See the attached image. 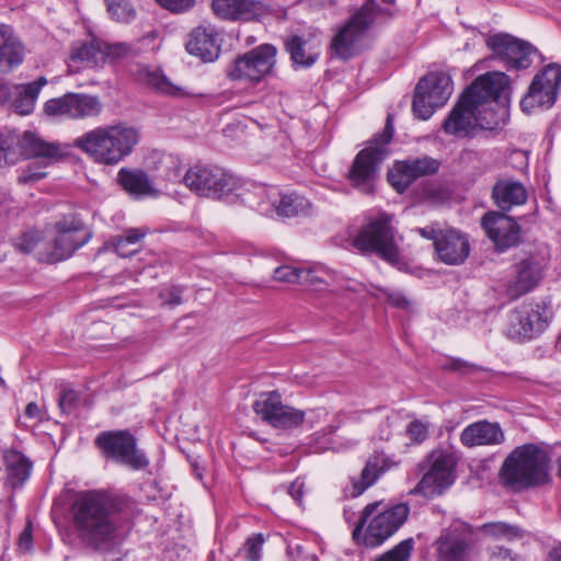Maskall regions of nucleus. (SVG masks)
Returning <instances> with one entry per match:
<instances>
[{"instance_id":"1","label":"nucleus","mask_w":561,"mask_h":561,"mask_svg":"<svg viewBox=\"0 0 561 561\" xmlns=\"http://www.w3.org/2000/svg\"><path fill=\"white\" fill-rule=\"evenodd\" d=\"M136 502L127 494L111 490H87L76 494L70 506L79 539L94 551L110 548L118 531L135 515Z\"/></svg>"},{"instance_id":"2","label":"nucleus","mask_w":561,"mask_h":561,"mask_svg":"<svg viewBox=\"0 0 561 561\" xmlns=\"http://www.w3.org/2000/svg\"><path fill=\"white\" fill-rule=\"evenodd\" d=\"M184 180L196 195L230 205L240 204L255 209L267 197L265 185L238 178L217 165L195 164L186 171Z\"/></svg>"},{"instance_id":"3","label":"nucleus","mask_w":561,"mask_h":561,"mask_svg":"<svg viewBox=\"0 0 561 561\" xmlns=\"http://www.w3.org/2000/svg\"><path fill=\"white\" fill-rule=\"evenodd\" d=\"M551 457L538 444L526 443L515 447L504 459L499 480L505 488L514 491L537 489L551 485Z\"/></svg>"},{"instance_id":"4","label":"nucleus","mask_w":561,"mask_h":561,"mask_svg":"<svg viewBox=\"0 0 561 561\" xmlns=\"http://www.w3.org/2000/svg\"><path fill=\"white\" fill-rule=\"evenodd\" d=\"M139 133L125 124L100 126L73 141V147L94 162L115 165L128 157L139 142Z\"/></svg>"},{"instance_id":"5","label":"nucleus","mask_w":561,"mask_h":561,"mask_svg":"<svg viewBox=\"0 0 561 561\" xmlns=\"http://www.w3.org/2000/svg\"><path fill=\"white\" fill-rule=\"evenodd\" d=\"M501 131L510 121L513 94L512 81L503 71H488L478 76L461 92Z\"/></svg>"},{"instance_id":"6","label":"nucleus","mask_w":561,"mask_h":561,"mask_svg":"<svg viewBox=\"0 0 561 561\" xmlns=\"http://www.w3.org/2000/svg\"><path fill=\"white\" fill-rule=\"evenodd\" d=\"M394 135V115L388 113L383 128L366 141L352 161L346 179L356 191L373 196L379 180L380 167L390 154L388 145Z\"/></svg>"},{"instance_id":"7","label":"nucleus","mask_w":561,"mask_h":561,"mask_svg":"<svg viewBox=\"0 0 561 561\" xmlns=\"http://www.w3.org/2000/svg\"><path fill=\"white\" fill-rule=\"evenodd\" d=\"M381 504V501H375L368 503L362 511L352 531V538L357 545L368 549L377 548L393 536L408 520L410 506L405 502H399L387 505L368 523Z\"/></svg>"},{"instance_id":"8","label":"nucleus","mask_w":561,"mask_h":561,"mask_svg":"<svg viewBox=\"0 0 561 561\" xmlns=\"http://www.w3.org/2000/svg\"><path fill=\"white\" fill-rule=\"evenodd\" d=\"M352 244L362 254H375L401 272L409 271V262L401 255L396 240L392 217L386 213L362 226Z\"/></svg>"},{"instance_id":"9","label":"nucleus","mask_w":561,"mask_h":561,"mask_svg":"<svg viewBox=\"0 0 561 561\" xmlns=\"http://www.w3.org/2000/svg\"><path fill=\"white\" fill-rule=\"evenodd\" d=\"M93 444L103 459L133 471L145 470L150 465L147 453L139 447L138 438L129 428L102 431Z\"/></svg>"},{"instance_id":"10","label":"nucleus","mask_w":561,"mask_h":561,"mask_svg":"<svg viewBox=\"0 0 561 561\" xmlns=\"http://www.w3.org/2000/svg\"><path fill=\"white\" fill-rule=\"evenodd\" d=\"M457 465L458 459L453 451L444 448L432 450L420 463L421 470L428 469L410 494L427 500L444 495L457 480Z\"/></svg>"},{"instance_id":"11","label":"nucleus","mask_w":561,"mask_h":561,"mask_svg":"<svg viewBox=\"0 0 561 561\" xmlns=\"http://www.w3.org/2000/svg\"><path fill=\"white\" fill-rule=\"evenodd\" d=\"M485 46L491 54L483 59L490 65L499 61L507 71H523L531 67L534 57L545 60L543 55L530 42L506 32L488 35Z\"/></svg>"},{"instance_id":"12","label":"nucleus","mask_w":561,"mask_h":561,"mask_svg":"<svg viewBox=\"0 0 561 561\" xmlns=\"http://www.w3.org/2000/svg\"><path fill=\"white\" fill-rule=\"evenodd\" d=\"M561 91V65L550 62L531 79L519 101L520 111L530 115L536 108L547 111L554 106Z\"/></svg>"},{"instance_id":"13","label":"nucleus","mask_w":561,"mask_h":561,"mask_svg":"<svg viewBox=\"0 0 561 561\" xmlns=\"http://www.w3.org/2000/svg\"><path fill=\"white\" fill-rule=\"evenodd\" d=\"M277 48L264 43L244 54L238 55L226 68L228 79L247 80L253 84L260 83L273 75L276 65Z\"/></svg>"},{"instance_id":"14","label":"nucleus","mask_w":561,"mask_h":561,"mask_svg":"<svg viewBox=\"0 0 561 561\" xmlns=\"http://www.w3.org/2000/svg\"><path fill=\"white\" fill-rule=\"evenodd\" d=\"M53 249L46 254L49 264L70 259L92 239V231L79 215L71 214L54 224Z\"/></svg>"},{"instance_id":"15","label":"nucleus","mask_w":561,"mask_h":561,"mask_svg":"<svg viewBox=\"0 0 561 561\" xmlns=\"http://www.w3.org/2000/svg\"><path fill=\"white\" fill-rule=\"evenodd\" d=\"M484 111L476 108L461 93L443 122L442 128L446 135L458 138H474L477 131H488L486 137H495L500 131L484 115Z\"/></svg>"},{"instance_id":"16","label":"nucleus","mask_w":561,"mask_h":561,"mask_svg":"<svg viewBox=\"0 0 561 561\" xmlns=\"http://www.w3.org/2000/svg\"><path fill=\"white\" fill-rule=\"evenodd\" d=\"M551 318L545 301L523 302L510 311L506 335L517 342L530 341L548 328Z\"/></svg>"},{"instance_id":"17","label":"nucleus","mask_w":561,"mask_h":561,"mask_svg":"<svg viewBox=\"0 0 561 561\" xmlns=\"http://www.w3.org/2000/svg\"><path fill=\"white\" fill-rule=\"evenodd\" d=\"M252 409L265 424L283 431L299 428L306 417L304 410L284 404L282 394L277 390L262 392L253 402Z\"/></svg>"},{"instance_id":"18","label":"nucleus","mask_w":561,"mask_h":561,"mask_svg":"<svg viewBox=\"0 0 561 561\" xmlns=\"http://www.w3.org/2000/svg\"><path fill=\"white\" fill-rule=\"evenodd\" d=\"M481 227L499 253L523 243L520 225L503 211H486L481 218Z\"/></svg>"},{"instance_id":"19","label":"nucleus","mask_w":561,"mask_h":561,"mask_svg":"<svg viewBox=\"0 0 561 561\" xmlns=\"http://www.w3.org/2000/svg\"><path fill=\"white\" fill-rule=\"evenodd\" d=\"M211 9L220 20L249 22L260 21L263 15L275 14L278 5L260 0H213Z\"/></svg>"},{"instance_id":"20","label":"nucleus","mask_w":561,"mask_h":561,"mask_svg":"<svg viewBox=\"0 0 561 561\" xmlns=\"http://www.w3.org/2000/svg\"><path fill=\"white\" fill-rule=\"evenodd\" d=\"M512 267L513 279L508 284L507 293L513 299L533 291L543 278L545 265L536 254H528Z\"/></svg>"},{"instance_id":"21","label":"nucleus","mask_w":561,"mask_h":561,"mask_svg":"<svg viewBox=\"0 0 561 561\" xmlns=\"http://www.w3.org/2000/svg\"><path fill=\"white\" fill-rule=\"evenodd\" d=\"M439 234L434 244L437 260L451 266L463 264L471 250L468 234L456 228H446Z\"/></svg>"},{"instance_id":"22","label":"nucleus","mask_w":561,"mask_h":561,"mask_svg":"<svg viewBox=\"0 0 561 561\" xmlns=\"http://www.w3.org/2000/svg\"><path fill=\"white\" fill-rule=\"evenodd\" d=\"M217 35L214 27L196 26L188 33L185 49L191 56L199 58L203 62H213L220 55Z\"/></svg>"},{"instance_id":"23","label":"nucleus","mask_w":561,"mask_h":561,"mask_svg":"<svg viewBox=\"0 0 561 561\" xmlns=\"http://www.w3.org/2000/svg\"><path fill=\"white\" fill-rule=\"evenodd\" d=\"M45 76L27 83L11 84V98L8 108L16 115L27 116L35 110L42 89L47 84Z\"/></svg>"},{"instance_id":"24","label":"nucleus","mask_w":561,"mask_h":561,"mask_svg":"<svg viewBox=\"0 0 561 561\" xmlns=\"http://www.w3.org/2000/svg\"><path fill=\"white\" fill-rule=\"evenodd\" d=\"M116 182L134 199L159 195V191L144 169L123 167L117 172Z\"/></svg>"},{"instance_id":"25","label":"nucleus","mask_w":561,"mask_h":561,"mask_svg":"<svg viewBox=\"0 0 561 561\" xmlns=\"http://www.w3.org/2000/svg\"><path fill=\"white\" fill-rule=\"evenodd\" d=\"M504 440V433L499 423L486 420L474 422L463 428L460 442L463 446L496 445Z\"/></svg>"},{"instance_id":"26","label":"nucleus","mask_w":561,"mask_h":561,"mask_svg":"<svg viewBox=\"0 0 561 561\" xmlns=\"http://www.w3.org/2000/svg\"><path fill=\"white\" fill-rule=\"evenodd\" d=\"M24 60V46L9 25H0V72L9 73Z\"/></svg>"},{"instance_id":"27","label":"nucleus","mask_w":561,"mask_h":561,"mask_svg":"<svg viewBox=\"0 0 561 561\" xmlns=\"http://www.w3.org/2000/svg\"><path fill=\"white\" fill-rule=\"evenodd\" d=\"M19 154L23 159H58L59 145L44 140L36 131L25 130L19 139Z\"/></svg>"},{"instance_id":"28","label":"nucleus","mask_w":561,"mask_h":561,"mask_svg":"<svg viewBox=\"0 0 561 561\" xmlns=\"http://www.w3.org/2000/svg\"><path fill=\"white\" fill-rule=\"evenodd\" d=\"M492 198L499 211L506 214L513 206L526 203L527 191L520 182L499 180L492 188Z\"/></svg>"},{"instance_id":"29","label":"nucleus","mask_w":561,"mask_h":561,"mask_svg":"<svg viewBox=\"0 0 561 561\" xmlns=\"http://www.w3.org/2000/svg\"><path fill=\"white\" fill-rule=\"evenodd\" d=\"M3 462L8 473V483L12 489H21L28 480L33 461L22 451L10 448L3 453Z\"/></svg>"},{"instance_id":"30","label":"nucleus","mask_w":561,"mask_h":561,"mask_svg":"<svg viewBox=\"0 0 561 561\" xmlns=\"http://www.w3.org/2000/svg\"><path fill=\"white\" fill-rule=\"evenodd\" d=\"M416 87L422 90L436 105L444 106L453 93V79L444 72H430L422 77Z\"/></svg>"},{"instance_id":"31","label":"nucleus","mask_w":561,"mask_h":561,"mask_svg":"<svg viewBox=\"0 0 561 561\" xmlns=\"http://www.w3.org/2000/svg\"><path fill=\"white\" fill-rule=\"evenodd\" d=\"M360 38V35L343 24L330 43L331 57L344 62L351 60L356 55L355 44Z\"/></svg>"},{"instance_id":"32","label":"nucleus","mask_w":561,"mask_h":561,"mask_svg":"<svg viewBox=\"0 0 561 561\" xmlns=\"http://www.w3.org/2000/svg\"><path fill=\"white\" fill-rule=\"evenodd\" d=\"M306 44L305 38L297 34L289 35L284 41L285 50L289 54L295 70L310 68L319 58L318 54L306 53Z\"/></svg>"},{"instance_id":"33","label":"nucleus","mask_w":561,"mask_h":561,"mask_svg":"<svg viewBox=\"0 0 561 561\" xmlns=\"http://www.w3.org/2000/svg\"><path fill=\"white\" fill-rule=\"evenodd\" d=\"M435 546L440 561H463L469 547L465 539L451 534H442Z\"/></svg>"},{"instance_id":"34","label":"nucleus","mask_w":561,"mask_h":561,"mask_svg":"<svg viewBox=\"0 0 561 561\" xmlns=\"http://www.w3.org/2000/svg\"><path fill=\"white\" fill-rule=\"evenodd\" d=\"M387 181L397 193L407 192L416 181L409 160H396L387 172Z\"/></svg>"},{"instance_id":"35","label":"nucleus","mask_w":561,"mask_h":561,"mask_svg":"<svg viewBox=\"0 0 561 561\" xmlns=\"http://www.w3.org/2000/svg\"><path fill=\"white\" fill-rule=\"evenodd\" d=\"M69 57L73 62H85L92 67L102 66L101 41L93 38L91 42L73 44Z\"/></svg>"},{"instance_id":"36","label":"nucleus","mask_w":561,"mask_h":561,"mask_svg":"<svg viewBox=\"0 0 561 561\" xmlns=\"http://www.w3.org/2000/svg\"><path fill=\"white\" fill-rule=\"evenodd\" d=\"M70 118H83L99 115L102 104L96 95L69 92Z\"/></svg>"},{"instance_id":"37","label":"nucleus","mask_w":561,"mask_h":561,"mask_svg":"<svg viewBox=\"0 0 561 561\" xmlns=\"http://www.w3.org/2000/svg\"><path fill=\"white\" fill-rule=\"evenodd\" d=\"M146 233L147 230L141 228L126 229L122 234L114 236L107 242H105L104 247L99 249L98 253H101L107 248H112L119 256L126 257L134 252L127 251L126 247L128 244L137 243L146 236Z\"/></svg>"},{"instance_id":"38","label":"nucleus","mask_w":561,"mask_h":561,"mask_svg":"<svg viewBox=\"0 0 561 561\" xmlns=\"http://www.w3.org/2000/svg\"><path fill=\"white\" fill-rule=\"evenodd\" d=\"M273 205L276 206L277 214L285 217L306 214L310 207L309 201L297 193L280 194L278 203H273Z\"/></svg>"},{"instance_id":"39","label":"nucleus","mask_w":561,"mask_h":561,"mask_svg":"<svg viewBox=\"0 0 561 561\" xmlns=\"http://www.w3.org/2000/svg\"><path fill=\"white\" fill-rule=\"evenodd\" d=\"M156 170L159 178L167 182L178 183L183 181L185 183V175H182V162L173 154L163 156L157 162Z\"/></svg>"},{"instance_id":"40","label":"nucleus","mask_w":561,"mask_h":561,"mask_svg":"<svg viewBox=\"0 0 561 561\" xmlns=\"http://www.w3.org/2000/svg\"><path fill=\"white\" fill-rule=\"evenodd\" d=\"M21 134L16 130L4 128L0 130V157L4 159L8 164H15L20 158L19 154V139Z\"/></svg>"},{"instance_id":"41","label":"nucleus","mask_w":561,"mask_h":561,"mask_svg":"<svg viewBox=\"0 0 561 561\" xmlns=\"http://www.w3.org/2000/svg\"><path fill=\"white\" fill-rule=\"evenodd\" d=\"M439 106L433 99H430L422 90L415 85L412 101V113L415 119L426 121L432 117L435 110Z\"/></svg>"},{"instance_id":"42","label":"nucleus","mask_w":561,"mask_h":561,"mask_svg":"<svg viewBox=\"0 0 561 561\" xmlns=\"http://www.w3.org/2000/svg\"><path fill=\"white\" fill-rule=\"evenodd\" d=\"M112 20L129 23L136 18V10L129 0H104Z\"/></svg>"},{"instance_id":"43","label":"nucleus","mask_w":561,"mask_h":561,"mask_svg":"<svg viewBox=\"0 0 561 561\" xmlns=\"http://www.w3.org/2000/svg\"><path fill=\"white\" fill-rule=\"evenodd\" d=\"M413 549L414 539L409 537L375 558L373 561H410Z\"/></svg>"},{"instance_id":"44","label":"nucleus","mask_w":561,"mask_h":561,"mask_svg":"<svg viewBox=\"0 0 561 561\" xmlns=\"http://www.w3.org/2000/svg\"><path fill=\"white\" fill-rule=\"evenodd\" d=\"M442 369L444 371L457 373L461 377H472L479 373L485 371L483 366L470 363L460 357H450L448 362L442 366Z\"/></svg>"},{"instance_id":"45","label":"nucleus","mask_w":561,"mask_h":561,"mask_svg":"<svg viewBox=\"0 0 561 561\" xmlns=\"http://www.w3.org/2000/svg\"><path fill=\"white\" fill-rule=\"evenodd\" d=\"M43 240L44 236L42 231L37 229H28L15 237L12 240V244L20 253L30 254Z\"/></svg>"},{"instance_id":"46","label":"nucleus","mask_w":561,"mask_h":561,"mask_svg":"<svg viewBox=\"0 0 561 561\" xmlns=\"http://www.w3.org/2000/svg\"><path fill=\"white\" fill-rule=\"evenodd\" d=\"M412 171L414 173L415 180H419L423 176L434 175L439 171L442 165L438 159H435L430 156H423L419 158H409L408 159Z\"/></svg>"},{"instance_id":"47","label":"nucleus","mask_w":561,"mask_h":561,"mask_svg":"<svg viewBox=\"0 0 561 561\" xmlns=\"http://www.w3.org/2000/svg\"><path fill=\"white\" fill-rule=\"evenodd\" d=\"M374 24L375 16L358 8L350 15V18L344 23L346 27L351 28L362 37L368 30H370V27Z\"/></svg>"},{"instance_id":"48","label":"nucleus","mask_w":561,"mask_h":561,"mask_svg":"<svg viewBox=\"0 0 561 561\" xmlns=\"http://www.w3.org/2000/svg\"><path fill=\"white\" fill-rule=\"evenodd\" d=\"M136 78L138 81L144 82L158 93H161L168 79L162 70H151L149 67L138 68Z\"/></svg>"},{"instance_id":"49","label":"nucleus","mask_w":561,"mask_h":561,"mask_svg":"<svg viewBox=\"0 0 561 561\" xmlns=\"http://www.w3.org/2000/svg\"><path fill=\"white\" fill-rule=\"evenodd\" d=\"M185 289L186 287L180 284H172L161 288L158 293V298L161 301V306L174 309L175 307L182 305Z\"/></svg>"},{"instance_id":"50","label":"nucleus","mask_w":561,"mask_h":561,"mask_svg":"<svg viewBox=\"0 0 561 561\" xmlns=\"http://www.w3.org/2000/svg\"><path fill=\"white\" fill-rule=\"evenodd\" d=\"M69 92L59 98H53L44 103L43 112L50 117L67 116L70 117Z\"/></svg>"},{"instance_id":"51","label":"nucleus","mask_w":561,"mask_h":561,"mask_svg":"<svg viewBox=\"0 0 561 561\" xmlns=\"http://www.w3.org/2000/svg\"><path fill=\"white\" fill-rule=\"evenodd\" d=\"M483 530L495 537L519 538L523 535L520 527L505 522H493L483 525Z\"/></svg>"},{"instance_id":"52","label":"nucleus","mask_w":561,"mask_h":561,"mask_svg":"<svg viewBox=\"0 0 561 561\" xmlns=\"http://www.w3.org/2000/svg\"><path fill=\"white\" fill-rule=\"evenodd\" d=\"M308 275L310 273L305 272V268L282 265L274 270L273 277L277 282L299 284V282H302L301 277Z\"/></svg>"},{"instance_id":"53","label":"nucleus","mask_w":561,"mask_h":561,"mask_svg":"<svg viewBox=\"0 0 561 561\" xmlns=\"http://www.w3.org/2000/svg\"><path fill=\"white\" fill-rule=\"evenodd\" d=\"M264 541V536L261 533L252 534L247 538L244 548L249 561H260Z\"/></svg>"},{"instance_id":"54","label":"nucleus","mask_w":561,"mask_h":561,"mask_svg":"<svg viewBox=\"0 0 561 561\" xmlns=\"http://www.w3.org/2000/svg\"><path fill=\"white\" fill-rule=\"evenodd\" d=\"M102 66L107 61H115L128 53V46L123 43L108 44L101 41Z\"/></svg>"},{"instance_id":"55","label":"nucleus","mask_w":561,"mask_h":561,"mask_svg":"<svg viewBox=\"0 0 561 561\" xmlns=\"http://www.w3.org/2000/svg\"><path fill=\"white\" fill-rule=\"evenodd\" d=\"M386 460L382 458V454L375 451L373 456L368 458L365 467L363 468V478L371 477L377 474V479L388 469L386 467Z\"/></svg>"},{"instance_id":"56","label":"nucleus","mask_w":561,"mask_h":561,"mask_svg":"<svg viewBox=\"0 0 561 561\" xmlns=\"http://www.w3.org/2000/svg\"><path fill=\"white\" fill-rule=\"evenodd\" d=\"M380 291L386 297V302L391 307L400 310L410 309L411 302L402 291L391 290L389 288H381Z\"/></svg>"},{"instance_id":"57","label":"nucleus","mask_w":561,"mask_h":561,"mask_svg":"<svg viewBox=\"0 0 561 561\" xmlns=\"http://www.w3.org/2000/svg\"><path fill=\"white\" fill-rule=\"evenodd\" d=\"M79 394L73 389H64L58 399V405L62 413L70 414L78 405Z\"/></svg>"},{"instance_id":"58","label":"nucleus","mask_w":561,"mask_h":561,"mask_svg":"<svg viewBox=\"0 0 561 561\" xmlns=\"http://www.w3.org/2000/svg\"><path fill=\"white\" fill-rule=\"evenodd\" d=\"M407 433L412 442L420 444L427 438L428 428L422 421L414 420L409 423Z\"/></svg>"},{"instance_id":"59","label":"nucleus","mask_w":561,"mask_h":561,"mask_svg":"<svg viewBox=\"0 0 561 561\" xmlns=\"http://www.w3.org/2000/svg\"><path fill=\"white\" fill-rule=\"evenodd\" d=\"M46 176V172L41 171L38 167L30 164L26 168L22 169L18 181L20 184H32L38 182L39 180L45 179Z\"/></svg>"},{"instance_id":"60","label":"nucleus","mask_w":561,"mask_h":561,"mask_svg":"<svg viewBox=\"0 0 561 561\" xmlns=\"http://www.w3.org/2000/svg\"><path fill=\"white\" fill-rule=\"evenodd\" d=\"M157 2L164 9L174 13H182L193 8L195 0H157Z\"/></svg>"},{"instance_id":"61","label":"nucleus","mask_w":561,"mask_h":561,"mask_svg":"<svg viewBox=\"0 0 561 561\" xmlns=\"http://www.w3.org/2000/svg\"><path fill=\"white\" fill-rule=\"evenodd\" d=\"M376 481H377V474H373L371 477H366V479H364L363 471H362L359 479L353 480V490H352L351 496L357 497V496L362 495Z\"/></svg>"},{"instance_id":"62","label":"nucleus","mask_w":561,"mask_h":561,"mask_svg":"<svg viewBox=\"0 0 561 561\" xmlns=\"http://www.w3.org/2000/svg\"><path fill=\"white\" fill-rule=\"evenodd\" d=\"M160 94L175 98V99H186L197 96V94L190 93L184 90V88L172 83L169 79H167L165 85L163 87Z\"/></svg>"},{"instance_id":"63","label":"nucleus","mask_w":561,"mask_h":561,"mask_svg":"<svg viewBox=\"0 0 561 561\" xmlns=\"http://www.w3.org/2000/svg\"><path fill=\"white\" fill-rule=\"evenodd\" d=\"M19 547L25 551L33 549V525L30 520L19 536Z\"/></svg>"},{"instance_id":"64","label":"nucleus","mask_w":561,"mask_h":561,"mask_svg":"<svg viewBox=\"0 0 561 561\" xmlns=\"http://www.w3.org/2000/svg\"><path fill=\"white\" fill-rule=\"evenodd\" d=\"M288 493L294 499V501L300 505L304 497V483H300L297 480L291 482L288 486Z\"/></svg>"}]
</instances>
